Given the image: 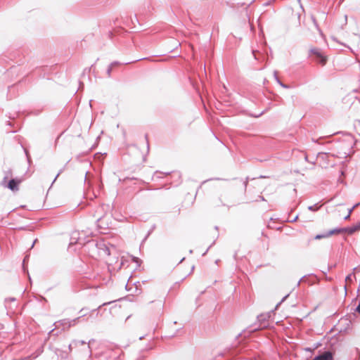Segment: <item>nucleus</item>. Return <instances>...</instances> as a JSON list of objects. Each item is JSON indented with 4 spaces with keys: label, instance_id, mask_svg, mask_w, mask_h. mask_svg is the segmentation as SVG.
I'll return each instance as SVG.
<instances>
[{
    "label": "nucleus",
    "instance_id": "nucleus-3",
    "mask_svg": "<svg viewBox=\"0 0 360 360\" xmlns=\"http://www.w3.org/2000/svg\"><path fill=\"white\" fill-rule=\"evenodd\" d=\"M5 307L7 309V313L13 312L18 307L16 299L15 297L6 298L4 300Z\"/></svg>",
    "mask_w": 360,
    "mask_h": 360
},
{
    "label": "nucleus",
    "instance_id": "nucleus-17",
    "mask_svg": "<svg viewBox=\"0 0 360 360\" xmlns=\"http://www.w3.org/2000/svg\"><path fill=\"white\" fill-rule=\"evenodd\" d=\"M24 151H25V155L27 157V160L28 164L30 165L31 164V158H30V155L29 154V152H28V150L26 148H24Z\"/></svg>",
    "mask_w": 360,
    "mask_h": 360
},
{
    "label": "nucleus",
    "instance_id": "nucleus-4",
    "mask_svg": "<svg viewBox=\"0 0 360 360\" xmlns=\"http://www.w3.org/2000/svg\"><path fill=\"white\" fill-rule=\"evenodd\" d=\"M83 316H84V314H83L75 319H72V320L63 319V320L59 321L58 322V323H59L60 326H63V330H65V328H69L71 326H75L78 322V321L80 319V318Z\"/></svg>",
    "mask_w": 360,
    "mask_h": 360
},
{
    "label": "nucleus",
    "instance_id": "nucleus-6",
    "mask_svg": "<svg viewBox=\"0 0 360 360\" xmlns=\"http://www.w3.org/2000/svg\"><path fill=\"white\" fill-rule=\"evenodd\" d=\"M271 313L261 314L257 316V320L259 322V326L261 328H266L268 326V320L271 317Z\"/></svg>",
    "mask_w": 360,
    "mask_h": 360
},
{
    "label": "nucleus",
    "instance_id": "nucleus-38",
    "mask_svg": "<svg viewBox=\"0 0 360 360\" xmlns=\"http://www.w3.org/2000/svg\"><path fill=\"white\" fill-rule=\"evenodd\" d=\"M259 198L261 200H262V201L265 200L263 196H262V195H259Z\"/></svg>",
    "mask_w": 360,
    "mask_h": 360
},
{
    "label": "nucleus",
    "instance_id": "nucleus-28",
    "mask_svg": "<svg viewBox=\"0 0 360 360\" xmlns=\"http://www.w3.org/2000/svg\"><path fill=\"white\" fill-rule=\"evenodd\" d=\"M54 330L55 329H52L49 333V335H58V333H56V334L54 333Z\"/></svg>",
    "mask_w": 360,
    "mask_h": 360
},
{
    "label": "nucleus",
    "instance_id": "nucleus-22",
    "mask_svg": "<svg viewBox=\"0 0 360 360\" xmlns=\"http://www.w3.org/2000/svg\"><path fill=\"white\" fill-rule=\"evenodd\" d=\"M112 69H113V68H112L110 65L108 66L107 71H106V73H107L108 77H110L111 76V72H112Z\"/></svg>",
    "mask_w": 360,
    "mask_h": 360
},
{
    "label": "nucleus",
    "instance_id": "nucleus-49",
    "mask_svg": "<svg viewBox=\"0 0 360 360\" xmlns=\"http://www.w3.org/2000/svg\"><path fill=\"white\" fill-rule=\"evenodd\" d=\"M345 0H340V4H341Z\"/></svg>",
    "mask_w": 360,
    "mask_h": 360
},
{
    "label": "nucleus",
    "instance_id": "nucleus-12",
    "mask_svg": "<svg viewBox=\"0 0 360 360\" xmlns=\"http://www.w3.org/2000/svg\"><path fill=\"white\" fill-rule=\"evenodd\" d=\"M131 260L133 262L136 263L138 266H140L142 263V261L141 259H139V257H134V256H131Z\"/></svg>",
    "mask_w": 360,
    "mask_h": 360
},
{
    "label": "nucleus",
    "instance_id": "nucleus-25",
    "mask_svg": "<svg viewBox=\"0 0 360 360\" xmlns=\"http://www.w3.org/2000/svg\"><path fill=\"white\" fill-rule=\"evenodd\" d=\"M319 345H320V344H317L315 347L314 348V349L318 348ZM306 351H309V352H311L313 350V349H311V348H306L305 349Z\"/></svg>",
    "mask_w": 360,
    "mask_h": 360
},
{
    "label": "nucleus",
    "instance_id": "nucleus-14",
    "mask_svg": "<svg viewBox=\"0 0 360 360\" xmlns=\"http://www.w3.org/2000/svg\"><path fill=\"white\" fill-rule=\"evenodd\" d=\"M359 230H360V224H359V223H358L356 225L351 226L350 232L352 233V234H353L354 233H355L356 231H358Z\"/></svg>",
    "mask_w": 360,
    "mask_h": 360
},
{
    "label": "nucleus",
    "instance_id": "nucleus-7",
    "mask_svg": "<svg viewBox=\"0 0 360 360\" xmlns=\"http://www.w3.org/2000/svg\"><path fill=\"white\" fill-rule=\"evenodd\" d=\"M20 184V181L16 179H11L7 185V187L13 191H18V185Z\"/></svg>",
    "mask_w": 360,
    "mask_h": 360
},
{
    "label": "nucleus",
    "instance_id": "nucleus-41",
    "mask_svg": "<svg viewBox=\"0 0 360 360\" xmlns=\"http://www.w3.org/2000/svg\"><path fill=\"white\" fill-rule=\"evenodd\" d=\"M184 260H185V257H183V258L180 260L179 263L183 262Z\"/></svg>",
    "mask_w": 360,
    "mask_h": 360
},
{
    "label": "nucleus",
    "instance_id": "nucleus-15",
    "mask_svg": "<svg viewBox=\"0 0 360 360\" xmlns=\"http://www.w3.org/2000/svg\"><path fill=\"white\" fill-rule=\"evenodd\" d=\"M341 229L342 230V233H346L348 235L352 234V233L350 232L351 227H342Z\"/></svg>",
    "mask_w": 360,
    "mask_h": 360
},
{
    "label": "nucleus",
    "instance_id": "nucleus-53",
    "mask_svg": "<svg viewBox=\"0 0 360 360\" xmlns=\"http://www.w3.org/2000/svg\"><path fill=\"white\" fill-rule=\"evenodd\" d=\"M189 253H191H191H193V250H189Z\"/></svg>",
    "mask_w": 360,
    "mask_h": 360
},
{
    "label": "nucleus",
    "instance_id": "nucleus-57",
    "mask_svg": "<svg viewBox=\"0 0 360 360\" xmlns=\"http://www.w3.org/2000/svg\"><path fill=\"white\" fill-rule=\"evenodd\" d=\"M359 224H360V221H359Z\"/></svg>",
    "mask_w": 360,
    "mask_h": 360
},
{
    "label": "nucleus",
    "instance_id": "nucleus-48",
    "mask_svg": "<svg viewBox=\"0 0 360 360\" xmlns=\"http://www.w3.org/2000/svg\"><path fill=\"white\" fill-rule=\"evenodd\" d=\"M216 180H224V179L216 178Z\"/></svg>",
    "mask_w": 360,
    "mask_h": 360
},
{
    "label": "nucleus",
    "instance_id": "nucleus-54",
    "mask_svg": "<svg viewBox=\"0 0 360 360\" xmlns=\"http://www.w3.org/2000/svg\"><path fill=\"white\" fill-rule=\"evenodd\" d=\"M71 347H72V345L70 344V345H69V349H71Z\"/></svg>",
    "mask_w": 360,
    "mask_h": 360
},
{
    "label": "nucleus",
    "instance_id": "nucleus-16",
    "mask_svg": "<svg viewBox=\"0 0 360 360\" xmlns=\"http://www.w3.org/2000/svg\"><path fill=\"white\" fill-rule=\"evenodd\" d=\"M298 215H296L294 218H291L290 215L289 214L286 221L288 222H295L298 219Z\"/></svg>",
    "mask_w": 360,
    "mask_h": 360
},
{
    "label": "nucleus",
    "instance_id": "nucleus-51",
    "mask_svg": "<svg viewBox=\"0 0 360 360\" xmlns=\"http://www.w3.org/2000/svg\"><path fill=\"white\" fill-rule=\"evenodd\" d=\"M305 160H306V161H309V160H308V158H307V156H305Z\"/></svg>",
    "mask_w": 360,
    "mask_h": 360
},
{
    "label": "nucleus",
    "instance_id": "nucleus-35",
    "mask_svg": "<svg viewBox=\"0 0 360 360\" xmlns=\"http://www.w3.org/2000/svg\"><path fill=\"white\" fill-rule=\"evenodd\" d=\"M37 239H35L32 243V245H31V248H32L34 247V245H35V243H37Z\"/></svg>",
    "mask_w": 360,
    "mask_h": 360
},
{
    "label": "nucleus",
    "instance_id": "nucleus-36",
    "mask_svg": "<svg viewBox=\"0 0 360 360\" xmlns=\"http://www.w3.org/2000/svg\"><path fill=\"white\" fill-rule=\"evenodd\" d=\"M354 210V209L353 207L350 208V209L349 210V212H348V213H349V214H352V211H353Z\"/></svg>",
    "mask_w": 360,
    "mask_h": 360
},
{
    "label": "nucleus",
    "instance_id": "nucleus-2",
    "mask_svg": "<svg viewBox=\"0 0 360 360\" xmlns=\"http://www.w3.org/2000/svg\"><path fill=\"white\" fill-rule=\"evenodd\" d=\"M313 360H334V352L331 350H326L320 352Z\"/></svg>",
    "mask_w": 360,
    "mask_h": 360
},
{
    "label": "nucleus",
    "instance_id": "nucleus-33",
    "mask_svg": "<svg viewBox=\"0 0 360 360\" xmlns=\"http://www.w3.org/2000/svg\"><path fill=\"white\" fill-rule=\"evenodd\" d=\"M83 86H84V84H83V83H82V82H79V89H82V88H83Z\"/></svg>",
    "mask_w": 360,
    "mask_h": 360
},
{
    "label": "nucleus",
    "instance_id": "nucleus-9",
    "mask_svg": "<svg viewBox=\"0 0 360 360\" xmlns=\"http://www.w3.org/2000/svg\"><path fill=\"white\" fill-rule=\"evenodd\" d=\"M339 233H342V230L341 229V228H335V229H333L330 231H328V235H330V236L334 235V234H339Z\"/></svg>",
    "mask_w": 360,
    "mask_h": 360
},
{
    "label": "nucleus",
    "instance_id": "nucleus-23",
    "mask_svg": "<svg viewBox=\"0 0 360 360\" xmlns=\"http://www.w3.org/2000/svg\"><path fill=\"white\" fill-rule=\"evenodd\" d=\"M120 64V62H118V61H114V62L111 63L110 65L112 68H115V67H116V66L119 65Z\"/></svg>",
    "mask_w": 360,
    "mask_h": 360
},
{
    "label": "nucleus",
    "instance_id": "nucleus-56",
    "mask_svg": "<svg viewBox=\"0 0 360 360\" xmlns=\"http://www.w3.org/2000/svg\"><path fill=\"white\" fill-rule=\"evenodd\" d=\"M208 251V249L206 250L205 253H203V255H205L206 252Z\"/></svg>",
    "mask_w": 360,
    "mask_h": 360
},
{
    "label": "nucleus",
    "instance_id": "nucleus-26",
    "mask_svg": "<svg viewBox=\"0 0 360 360\" xmlns=\"http://www.w3.org/2000/svg\"><path fill=\"white\" fill-rule=\"evenodd\" d=\"M62 170H60L58 174L56 176L55 179H53V182H52V184L56 181V180L57 179V178L59 176V175L60 174Z\"/></svg>",
    "mask_w": 360,
    "mask_h": 360
},
{
    "label": "nucleus",
    "instance_id": "nucleus-55",
    "mask_svg": "<svg viewBox=\"0 0 360 360\" xmlns=\"http://www.w3.org/2000/svg\"><path fill=\"white\" fill-rule=\"evenodd\" d=\"M269 4H270L269 2H267L265 5L268 6V5H269Z\"/></svg>",
    "mask_w": 360,
    "mask_h": 360
},
{
    "label": "nucleus",
    "instance_id": "nucleus-19",
    "mask_svg": "<svg viewBox=\"0 0 360 360\" xmlns=\"http://www.w3.org/2000/svg\"><path fill=\"white\" fill-rule=\"evenodd\" d=\"M70 240H71V241H70V245H72V244H75V243H81L79 242V240H76V238H75L74 236H72L71 237Z\"/></svg>",
    "mask_w": 360,
    "mask_h": 360
},
{
    "label": "nucleus",
    "instance_id": "nucleus-45",
    "mask_svg": "<svg viewBox=\"0 0 360 360\" xmlns=\"http://www.w3.org/2000/svg\"><path fill=\"white\" fill-rule=\"evenodd\" d=\"M219 259H217V260L215 261V264H218V263H219Z\"/></svg>",
    "mask_w": 360,
    "mask_h": 360
},
{
    "label": "nucleus",
    "instance_id": "nucleus-42",
    "mask_svg": "<svg viewBox=\"0 0 360 360\" xmlns=\"http://www.w3.org/2000/svg\"><path fill=\"white\" fill-rule=\"evenodd\" d=\"M302 278H301V279L298 281V283H297V286H299V285H300V282H301V281H302Z\"/></svg>",
    "mask_w": 360,
    "mask_h": 360
},
{
    "label": "nucleus",
    "instance_id": "nucleus-40",
    "mask_svg": "<svg viewBox=\"0 0 360 360\" xmlns=\"http://www.w3.org/2000/svg\"><path fill=\"white\" fill-rule=\"evenodd\" d=\"M194 269H195V266L193 265L192 267H191V273H192Z\"/></svg>",
    "mask_w": 360,
    "mask_h": 360
},
{
    "label": "nucleus",
    "instance_id": "nucleus-50",
    "mask_svg": "<svg viewBox=\"0 0 360 360\" xmlns=\"http://www.w3.org/2000/svg\"><path fill=\"white\" fill-rule=\"evenodd\" d=\"M101 217H98L97 221L101 220Z\"/></svg>",
    "mask_w": 360,
    "mask_h": 360
},
{
    "label": "nucleus",
    "instance_id": "nucleus-30",
    "mask_svg": "<svg viewBox=\"0 0 360 360\" xmlns=\"http://www.w3.org/2000/svg\"><path fill=\"white\" fill-rule=\"evenodd\" d=\"M350 215H351V214H349L348 213V214L344 217V219H345V220H347V219H349L350 218Z\"/></svg>",
    "mask_w": 360,
    "mask_h": 360
},
{
    "label": "nucleus",
    "instance_id": "nucleus-27",
    "mask_svg": "<svg viewBox=\"0 0 360 360\" xmlns=\"http://www.w3.org/2000/svg\"><path fill=\"white\" fill-rule=\"evenodd\" d=\"M98 189L101 190L103 188V184L101 181H98Z\"/></svg>",
    "mask_w": 360,
    "mask_h": 360
},
{
    "label": "nucleus",
    "instance_id": "nucleus-46",
    "mask_svg": "<svg viewBox=\"0 0 360 360\" xmlns=\"http://www.w3.org/2000/svg\"><path fill=\"white\" fill-rule=\"evenodd\" d=\"M144 59H146V58H144ZM141 60H143V58H139V59L136 60V61Z\"/></svg>",
    "mask_w": 360,
    "mask_h": 360
},
{
    "label": "nucleus",
    "instance_id": "nucleus-5",
    "mask_svg": "<svg viewBox=\"0 0 360 360\" xmlns=\"http://www.w3.org/2000/svg\"><path fill=\"white\" fill-rule=\"evenodd\" d=\"M97 248L99 250L103 251L105 255H110V248H115V246L111 245L110 246L108 244L105 243L104 241H100L96 243Z\"/></svg>",
    "mask_w": 360,
    "mask_h": 360
},
{
    "label": "nucleus",
    "instance_id": "nucleus-13",
    "mask_svg": "<svg viewBox=\"0 0 360 360\" xmlns=\"http://www.w3.org/2000/svg\"><path fill=\"white\" fill-rule=\"evenodd\" d=\"M320 209V206H319L317 204H315L314 205H310L308 207V210L309 211L312 212H316Z\"/></svg>",
    "mask_w": 360,
    "mask_h": 360
},
{
    "label": "nucleus",
    "instance_id": "nucleus-10",
    "mask_svg": "<svg viewBox=\"0 0 360 360\" xmlns=\"http://www.w3.org/2000/svg\"><path fill=\"white\" fill-rule=\"evenodd\" d=\"M28 260H29V256L27 255L24 257L23 259V261H22V270L25 273H27L28 274V269H27V263L28 262Z\"/></svg>",
    "mask_w": 360,
    "mask_h": 360
},
{
    "label": "nucleus",
    "instance_id": "nucleus-47",
    "mask_svg": "<svg viewBox=\"0 0 360 360\" xmlns=\"http://www.w3.org/2000/svg\"><path fill=\"white\" fill-rule=\"evenodd\" d=\"M6 179H7V176H5V177L4 178V181H4H4H6Z\"/></svg>",
    "mask_w": 360,
    "mask_h": 360
},
{
    "label": "nucleus",
    "instance_id": "nucleus-39",
    "mask_svg": "<svg viewBox=\"0 0 360 360\" xmlns=\"http://www.w3.org/2000/svg\"><path fill=\"white\" fill-rule=\"evenodd\" d=\"M79 342L81 345H84V344H86L85 341H84V340H80V341H79Z\"/></svg>",
    "mask_w": 360,
    "mask_h": 360
},
{
    "label": "nucleus",
    "instance_id": "nucleus-52",
    "mask_svg": "<svg viewBox=\"0 0 360 360\" xmlns=\"http://www.w3.org/2000/svg\"><path fill=\"white\" fill-rule=\"evenodd\" d=\"M262 114H263V112H260V114H259V115L256 116V117H257L260 116V115H262Z\"/></svg>",
    "mask_w": 360,
    "mask_h": 360
},
{
    "label": "nucleus",
    "instance_id": "nucleus-34",
    "mask_svg": "<svg viewBox=\"0 0 360 360\" xmlns=\"http://www.w3.org/2000/svg\"><path fill=\"white\" fill-rule=\"evenodd\" d=\"M297 1L299 2V4H300V8L302 9V11H304V8L301 4V0H297Z\"/></svg>",
    "mask_w": 360,
    "mask_h": 360
},
{
    "label": "nucleus",
    "instance_id": "nucleus-29",
    "mask_svg": "<svg viewBox=\"0 0 360 360\" xmlns=\"http://www.w3.org/2000/svg\"><path fill=\"white\" fill-rule=\"evenodd\" d=\"M358 269H359V267H354V268L353 269V272H352V275H354V274L357 271Z\"/></svg>",
    "mask_w": 360,
    "mask_h": 360
},
{
    "label": "nucleus",
    "instance_id": "nucleus-31",
    "mask_svg": "<svg viewBox=\"0 0 360 360\" xmlns=\"http://www.w3.org/2000/svg\"><path fill=\"white\" fill-rule=\"evenodd\" d=\"M243 185H244L245 189H246L247 185H248V179L245 181H244Z\"/></svg>",
    "mask_w": 360,
    "mask_h": 360
},
{
    "label": "nucleus",
    "instance_id": "nucleus-8",
    "mask_svg": "<svg viewBox=\"0 0 360 360\" xmlns=\"http://www.w3.org/2000/svg\"><path fill=\"white\" fill-rule=\"evenodd\" d=\"M274 77L276 79V81L277 82V83L281 86H282L283 88L284 89H289L290 88V86L289 85H287V84H285L284 83H283L280 79L278 78V75H277V71H274Z\"/></svg>",
    "mask_w": 360,
    "mask_h": 360
},
{
    "label": "nucleus",
    "instance_id": "nucleus-18",
    "mask_svg": "<svg viewBox=\"0 0 360 360\" xmlns=\"http://www.w3.org/2000/svg\"><path fill=\"white\" fill-rule=\"evenodd\" d=\"M311 20H312V22H313V23H314V26L316 27V28L319 31H320V29H319V25H318L317 21H316V18H315L314 15H311Z\"/></svg>",
    "mask_w": 360,
    "mask_h": 360
},
{
    "label": "nucleus",
    "instance_id": "nucleus-44",
    "mask_svg": "<svg viewBox=\"0 0 360 360\" xmlns=\"http://www.w3.org/2000/svg\"><path fill=\"white\" fill-rule=\"evenodd\" d=\"M176 46H177V45H180V44L177 41H175V44H174Z\"/></svg>",
    "mask_w": 360,
    "mask_h": 360
},
{
    "label": "nucleus",
    "instance_id": "nucleus-11",
    "mask_svg": "<svg viewBox=\"0 0 360 360\" xmlns=\"http://www.w3.org/2000/svg\"><path fill=\"white\" fill-rule=\"evenodd\" d=\"M330 237V235H328V231H326L323 233L317 234L314 236L315 240H321L322 238H326Z\"/></svg>",
    "mask_w": 360,
    "mask_h": 360
},
{
    "label": "nucleus",
    "instance_id": "nucleus-43",
    "mask_svg": "<svg viewBox=\"0 0 360 360\" xmlns=\"http://www.w3.org/2000/svg\"><path fill=\"white\" fill-rule=\"evenodd\" d=\"M94 342V339H91V340H90L89 341V345L91 342Z\"/></svg>",
    "mask_w": 360,
    "mask_h": 360
},
{
    "label": "nucleus",
    "instance_id": "nucleus-37",
    "mask_svg": "<svg viewBox=\"0 0 360 360\" xmlns=\"http://www.w3.org/2000/svg\"><path fill=\"white\" fill-rule=\"evenodd\" d=\"M146 145H147V150L148 151L149 150V143H148V141L147 139H146Z\"/></svg>",
    "mask_w": 360,
    "mask_h": 360
},
{
    "label": "nucleus",
    "instance_id": "nucleus-24",
    "mask_svg": "<svg viewBox=\"0 0 360 360\" xmlns=\"http://www.w3.org/2000/svg\"><path fill=\"white\" fill-rule=\"evenodd\" d=\"M289 295H290V294H288V295H286L285 296H284V297L282 298V300H281V302H280V303H278V304H277V306H276V307H278V306L281 302H284V301H285V300L288 297Z\"/></svg>",
    "mask_w": 360,
    "mask_h": 360
},
{
    "label": "nucleus",
    "instance_id": "nucleus-32",
    "mask_svg": "<svg viewBox=\"0 0 360 360\" xmlns=\"http://www.w3.org/2000/svg\"><path fill=\"white\" fill-rule=\"evenodd\" d=\"M359 205H360V202H359L356 203V204H355L352 207H353L354 209H355V208H356Z\"/></svg>",
    "mask_w": 360,
    "mask_h": 360
},
{
    "label": "nucleus",
    "instance_id": "nucleus-1",
    "mask_svg": "<svg viewBox=\"0 0 360 360\" xmlns=\"http://www.w3.org/2000/svg\"><path fill=\"white\" fill-rule=\"evenodd\" d=\"M310 52L314 56V60L317 63L321 64L322 65H324L326 63V57L324 56L319 49H311Z\"/></svg>",
    "mask_w": 360,
    "mask_h": 360
},
{
    "label": "nucleus",
    "instance_id": "nucleus-20",
    "mask_svg": "<svg viewBox=\"0 0 360 360\" xmlns=\"http://www.w3.org/2000/svg\"><path fill=\"white\" fill-rule=\"evenodd\" d=\"M352 274H349L345 277V282L346 283H351L352 281Z\"/></svg>",
    "mask_w": 360,
    "mask_h": 360
},
{
    "label": "nucleus",
    "instance_id": "nucleus-21",
    "mask_svg": "<svg viewBox=\"0 0 360 360\" xmlns=\"http://www.w3.org/2000/svg\"><path fill=\"white\" fill-rule=\"evenodd\" d=\"M252 52L255 59L257 60H259L260 58L257 55L259 52L257 50H254V49L252 51Z\"/></svg>",
    "mask_w": 360,
    "mask_h": 360
}]
</instances>
